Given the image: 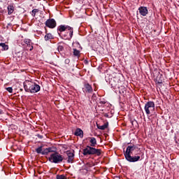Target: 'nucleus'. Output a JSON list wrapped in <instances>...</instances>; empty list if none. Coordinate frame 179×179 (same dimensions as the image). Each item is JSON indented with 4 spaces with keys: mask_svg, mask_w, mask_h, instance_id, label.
Segmentation results:
<instances>
[{
    "mask_svg": "<svg viewBox=\"0 0 179 179\" xmlns=\"http://www.w3.org/2000/svg\"><path fill=\"white\" fill-rule=\"evenodd\" d=\"M144 110L147 115H150L155 111V102L152 101H148L145 105Z\"/></svg>",
    "mask_w": 179,
    "mask_h": 179,
    "instance_id": "obj_7",
    "label": "nucleus"
},
{
    "mask_svg": "<svg viewBox=\"0 0 179 179\" xmlns=\"http://www.w3.org/2000/svg\"><path fill=\"white\" fill-rule=\"evenodd\" d=\"M103 116L106 117V118H109L108 113H104Z\"/></svg>",
    "mask_w": 179,
    "mask_h": 179,
    "instance_id": "obj_27",
    "label": "nucleus"
},
{
    "mask_svg": "<svg viewBox=\"0 0 179 179\" xmlns=\"http://www.w3.org/2000/svg\"><path fill=\"white\" fill-rule=\"evenodd\" d=\"M57 179H66V177L64 175H57Z\"/></svg>",
    "mask_w": 179,
    "mask_h": 179,
    "instance_id": "obj_22",
    "label": "nucleus"
},
{
    "mask_svg": "<svg viewBox=\"0 0 179 179\" xmlns=\"http://www.w3.org/2000/svg\"><path fill=\"white\" fill-rule=\"evenodd\" d=\"M8 15H12L13 12H15V5L13 3H10L7 7Z\"/></svg>",
    "mask_w": 179,
    "mask_h": 179,
    "instance_id": "obj_15",
    "label": "nucleus"
},
{
    "mask_svg": "<svg viewBox=\"0 0 179 179\" xmlns=\"http://www.w3.org/2000/svg\"><path fill=\"white\" fill-rule=\"evenodd\" d=\"M92 97H93V98L96 97V94H94L92 95Z\"/></svg>",
    "mask_w": 179,
    "mask_h": 179,
    "instance_id": "obj_28",
    "label": "nucleus"
},
{
    "mask_svg": "<svg viewBox=\"0 0 179 179\" xmlns=\"http://www.w3.org/2000/svg\"><path fill=\"white\" fill-rule=\"evenodd\" d=\"M57 50H58L59 52H64V51L65 50V43H62V45H59Z\"/></svg>",
    "mask_w": 179,
    "mask_h": 179,
    "instance_id": "obj_20",
    "label": "nucleus"
},
{
    "mask_svg": "<svg viewBox=\"0 0 179 179\" xmlns=\"http://www.w3.org/2000/svg\"><path fill=\"white\" fill-rule=\"evenodd\" d=\"M45 24L49 29H55L57 27V21L54 18H50L45 21Z\"/></svg>",
    "mask_w": 179,
    "mask_h": 179,
    "instance_id": "obj_10",
    "label": "nucleus"
},
{
    "mask_svg": "<svg viewBox=\"0 0 179 179\" xmlns=\"http://www.w3.org/2000/svg\"><path fill=\"white\" fill-rule=\"evenodd\" d=\"M110 83L113 89H119V93L122 94V96H123L124 97L127 96V87L122 85L120 87V83L118 82L113 83V81H110Z\"/></svg>",
    "mask_w": 179,
    "mask_h": 179,
    "instance_id": "obj_6",
    "label": "nucleus"
},
{
    "mask_svg": "<svg viewBox=\"0 0 179 179\" xmlns=\"http://www.w3.org/2000/svg\"><path fill=\"white\" fill-rule=\"evenodd\" d=\"M96 127L98 129H101V131H104V129H106V128H108V122L105 123L103 125H100L99 124H96Z\"/></svg>",
    "mask_w": 179,
    "mask_h": 179,
    "instance_id": "obj_17",
    "label": "nucleus"
},
{
    "mask_svg": "<svg viewBox=\"0 0 179 179\" xmlns=\"http://www.w3.org/2000/svg\"><path fill=\"white\" fill-rule=\"evenodd\" d=\"M0 114H2V110H0Z\"/></svg>",
    "mask_w": 179,
    "mask_h": 179,
    "instance_id": "obj_29",
    "label": "nucleus"
},
{
    "mask_svg": "<svg viewBox=\"0 0 179 179\" xmlns=\"http://www.w3.org/2000/svg\"><path fill=\"white\" fill-rule=\"evenodd\" d=\"M88 141L90 142V145H87V147L83 150V155L84 156H101V149H96L94 148V146L97 145V140H96V138L89 137Z\"/></svg>",
    "mask_w": 179,
    "mask_h": 179,
    "instance_id": "obj_1",
    "label": "nucleus"
},
{
    "mask_svg": "<svg viewBox=\"0 0 179 179\" xmlns=\"http://www.w3.org/2000/svg\"><path fill=\"white\" fill-rule=\"evenodd\" d=\"M57 31L59 34H62V37L64 40H71L72 36H73V28L68 25H59L57 27Z\"/></svg>",
    "mask_w": 179,
    "mask_h": 179,
    "instance_id": "obj_2",
    "label": "nucleus"
},
{
    "mask_svg": "<svg viewBox=\"0 0 179 179\" xmlns=\"http://www.w3.org/2000/svg\"><path fill=\"white\" fill-rule=\"evenodd\" d=\"M66 155H67V163H73V160L75 159V151L73 150V152L71 150H67L66 152Z\"/></svg>",
    "mask_w": 179,
    "mask_h": 179,
    "instance_id": "obj_12",
    "label": "nucleus"
},
{
    "mask_svg": "<svg viewBox=\"0 0 179 179\" xmlns=\"http://www.w3.org/2000/svg\"><path fill=\"white\" fill-rule=\"evenodd\" d=\"M38 12H40V10L35 8L34 10H32L31 11V16H33V17H36V14L38 13Z\"/></svg>",
    "mask_w": 179,
    "mask_h": 179,
    "instance_id": "obj_21",
    "label": "nucleus"
},
{
    "mask_svg": "<svg viewBox=\"0 0 179 179\" xmlns=\"http://www.w3.org/2000/svg\"><path fill=\"white\" fill-rule=\"evenodd\" d=\"M69 62H71V60H69V59H66L65 60V64H69Z\"/></svg>",
    "mask_w": 179,
    "mask_h": 179,
    "instance_id": "obj_26",
    "label": "nucleus"
},
{
    "mask_svg": "<svg viewBox=\"0 0 179 179\" xmlns=\"http://www.w3.org/2000/svg\"><path fill=\"white\" fill-rule=\"evenodd\" d=\"M73 47H77L76 48H73V57H76V58H80V50H82V46H80V43L79 42L74 43Z\"/></svg>",
    "mask_w": 179,
    "mask_h": 179,
    "instance_id": "obj_9",
    "label": "nucleus"
},
{
    "mask_svg": "<svg viewBox=\"0 0 179 179\" xmlns=\"http://www.w3.org/2000/svg\"><path fill=\"white\" fill-rule=\"evenodd\" d=\"M24 88L25 92L28 93H37L40 92L41 89L39 85L29 80H26V82L24 83Z\"/></svg>",
    "mask_w": 179,
    "mask_h": 179,
    "instance_id": "obj_4",
    "label": "nucleus"
},
{
    "mask_svg": "<svg viewBox=\"0 0 179 179\" xmlns=\"http://www.w3.org/2000/svg\"><path fill=\"white\" fill-rule=\"evenodd\" d=\"M50 153H52L50 156L49 157V162H51V163H62L64 160V157L59 154V152H57V148H55V151L50 152Z\"/></svg>",
    "mask_w": 179,
    "mask_h": 179,
    "instance_id": "obj_5",
    "label": "nucleus"
},
{
    "mask_svg": "<svg viewBox=\"0 0 179 179\" xmlns=\"http://www.w3.org/2000/svg\"><path fill=\"white\" fill-rule=\"evenodd\" d=\"M115 80H118V79H117V78H115Z\"/></svg>",
    "mask_w": 179,
    "mask_h": 179,
    "instance_id": "obj_30",
    "label": "nucleus"
},
{
    "mask_svg": "<svg viewBox=\"0 0 179 179\" xmlns=\"http://www.w3.org/2000/svg\"><path fill=\"white\" fill-rule=\"evenodd\" d=\"M139 10V13L141 15V16H146V15H148V8L145 7V6H141L138 8Z\"/></svg>",
    "mask_w": 179,
    "mask_h": 179,
    "instance_id": "obj_14",
    "label": "nucleus"
},
{
    "mask_svg": "<svg viewBox=\"0 0 179 179\" xmlns=\"http://www.w3.org/2000/svg\"><path fill=\"white\" fill-rule=\"evenodd\" d=\"M0 47H1V51H8L9 50V46L5 43H0Z\"/></svg>",
    "mask_w": 179,
    "mask_h": 179,
    "instance_id": "obj_18",
    "label": "nucleus"
},
{
    "mask_svg": "<svg viewBox=\"0 0 179 179\" xmlns=\"http://www.w3.org/2000/svg\"><path fill=\"white\" fill-rule=\"evenodd\" d=\"M52 39H54V36H52V34H51L50 33L45 34V41H48L52 40Z\"/></svg>",
    "mask_w": 179,
    "mask_h": 179,
    "instance_id": "obj_19",
    "label": "nucleus"
},
{
    "mask_svg": "<svg viewBox=\"0 0 179 179\" xmlns=\"http://www.w3.org/2000/svg\"><path fill=\"white\" fill-rule=\"evenodd\" d=\"M35 150H36V153H38V155L41 154V155H47L50 152H55V148L50 147V148L44 149L43 150V146H40L38 148H36Z\"/></svg>",
    "mask_w": 179,
    "mask_h": 179,
    "instance_id": "obj_8",
    "label": "nucleus"
},
{
    "mask_svg": "<svg viewBox=\"0 0 179 179\" xmlns=\"http://www.w3.org/2000/svg\"><path fill=\"white\" fill-rule=\"evenodd\" d=\"M23 45H24V47H27V50H29V51H33V43H31V40L30 39H24V43Z\"/></svg>",
    "mask_w": 179,
    "mask_h": 179,
    "instance_id": "obj_13",
    "label": "nucleus"
},
{
    "mask_svg": "<svg viewBox=\"0 0 179 179\" xmlns=\"http://www.w3.org/2000/svg\"><path fill=\"white\" fill-rule=\"evenodd\" d=\"M83 85L84 87H83V90L84 93H93V87H92V85H90L87 81H85Z\"/></svg>",
    "mask_w": 179,
    "mask_h": 179,
    "instance_id": "obj_11",
    "label": "nucleus"
},
{
    "mask_svg": "<svg viewBox=\"0 0 179 179\" xmlns=\"http://www.w3.org/2000/svg\"><path fill=\"white\" fill-rule=\"evenodd\" d=\"M94 91L96 92V89H94Z\"/></svg>",
    "mask_w": 179,
    "mask_h": 179,
    "instance_id": "obj_31",
    "label": "nucleus"
},
{
    "mask_svg": "<svg viewBox=\"0 0 179 179\" xmlns=\"http://www.w3.org/2000/svg\"><path fill=\"white\" fill-rule=\"evenodd\" d=\"M136 149V146L135 145H128L126 151L124 150V155L126 160L129 162L130 163H135V162H139L141 160V156H134L132 157V152Z\"/></svg>",
    "mask_w": 179,
    "mask_h": 179,
    "instance_id": "obj_3",
    "label": "nucleus"
},
{
    "mask_svg": "<svg viewBox=\"0 0 179 179\" xmlns=\"http://www.w3.org/2000/svg\"><path fill=\"white\" fill-rule=\"evenodd\" d=\"M36 136H37V138H39V139H43L42 135L38 134V135H36Z\"/></svg>",
    "mask_w": 179,
    "mask_h": 179,
    "instance_id": "obj_25",
    "label": "nucleus"
},
{
    "mask_svg": "<svg viewBox=\"0 0 179 179\" xmlns=\"http://www.w3.org/2000/svg\"><path fill=\"white\" fill-rule=\"evenodd\" d=\"M74 135L76 136H80V138H83V130L81 129H76L75 133H74Z\"/></svg>",
    "mask_w": 179,
    "mask_h": 179,
    "instance_id": "obj_16",
    "label": "nucleus"
},
{
    "mask_svg": "<svg viewBox=\"0 0 179 179\" xmlns=\"http://www.w3.org/2000/svg\"><path fill=\"white\" fill-rule=\"evenodd\" d=\"M106 101H99V104H101V106L106 104Z\"/></svg>",
    "mask_w": 179,
    "mask_h": 179,
    "instance_id": "obj_24",
    "label": "nucleus"
},
{
    "mask_svg": "<svg viewBox=\"0 0 179 179\" xmlns=\"http://www.w3.org/2000/svg\"><path fill=\"white\" fill-rule=\"evenodd\" d=\"M6 90L8 92V93H13V89L10 87H7Z\"/></svg>",
    "mask_w": 179,
    "mask_h": 179,
    "instance_id": "obj_23",
    "label": "nucleus"
}]
</instances>
